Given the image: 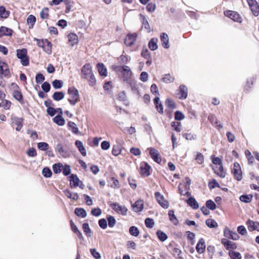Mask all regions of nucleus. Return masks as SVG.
<instances>
[{
  "label": "nucleus",
  "instance_id": "obj_42",
  "mask_svg": "<svg viewBox=\"0 0 259 259\" xmlns=\"http://www.w3.org/2000/svg\"><path fill=\"white\" fill-rule=\"evenodd\" d=\"M41 174L46 178H51L53 174L51 168L48 166H45L42 168Z\"/></svg>",
  "mask_w": 259,
  "mask_h": 259
},
{
  "label": "nucleus",
  "instance_id": "obj_20",
  "mask_svg": "<svg viewBox=\"0 0 259 259\" xmlns=\"http://www.w3.org/2000/svg\"><path fill=\"white\" fill-rule=\"evenodd\" d=\"M68 41L71 43L72 47L78 44L79 42L78 36L74 32H70L67 35Z\"/></svg>",
  "mask_w": 259,
  "mask_h": 259
},
{
  "label": "nucleus",
  "instance_id": "obj_14",
  "mask_svg": "<svg viewBox=\"0 0 259 259\" xmlns=\"http://www.w3.org/2000/svg\"><path fill=\"white\" fill-rule=\"evenodd\" d=\"M248 4L253 15L257 16L259 14V6L255 0H247Z\"/></svg>",
  "mask_w": 259,
  "mask_h": 259
},
{
  "label": "nucleus",
  "instance_id": "obj_52",
  "mask_svg": "<svg viewBox=\"0 0 259 259\" xmlns=\"http://www.w3.org/2000/svg\"><path fill=\"white\" fill-rule=\"evenodd\" d=\"M229 255L231 259H241V254L238 252L230 250L229 252Z\"/></svg>",
  "mask_w": 259,
  "mask_h": 259
},
{
  "label": "nucleus",
  "instance_id": "obj_32",
  "mask_svg": "<svg viewBox=\"0 0 259 259\" xmlns=\"http://www.w3.org/2000/svg\"><path fill=\"white\" fill-rule=\"evenodd\" d=\"M52 98L56 101H60L65 97V93L63 91H56L52 96Z\"/></svg>",
  "mask_w": 259,
  "mask_h": 259
},
{
  "label": "nucleus",
  "instance_id": "obj_49",
  "mask_svg": "<svg viewBox=\"0 0 259 259\" xmlns=\"http://www.w3.org/2000/svg\"><path fill=\"white\" fill-rule=\"evenodd\" d=\"M26 154L30 157H34L37 156V152L36 149L33 147H29L26 151Z\"/></svg>",
  "mask_w": 259,
  "mask_h": 259
},
{
  "label": "nucleus",
  "instance_id": "obj_6",
  "mask_svg": "<svg viewBox=\"0 0 259 259\" xmlns=\"http://www.w3.org/2000/svg\"><path fill=\"white\" fill-rule=\"evenodd\" d=\"M224 14L226 16L230 18L235 22L241 23L242 22V18L240 15L234 11H227L224 12Z\"/></svg>",
  "mask_w": 259,
  "mask_h": 259
},
{
  "label": "nucleus",
  "instance_id": "obj_40",
  "mask_svg": "<svg viewBox=\"0 0 259 259\" xmlns=\"http://www.w3.org/2000/svg\"><path fill=\"white\" fill-rule=\"evenodd\" d=\"M188 204L193 209H197L199 207V204L195 199L190 197L187 201Z\"/></svg>",
  "mask_w": 259,
  "mask_h": 259
},
{
  "label": "nucleus",
  "instance_id": "obj_33",
  "mask_svg": "<svg viewBox=\"0 0 259 259\" xmlns=\"http://www.w3.org/2000/svg\"><path fill=\"white\" fill-rule=\"evenodd\" d=\"M63 164L61 162H57L53 164L52 169L55 174H59L62 171Z\"/></svg>",
  "mask_w": 259,
  "mask_h": 259
},
{
  "label": "nucleus",
  "instance_id": "obj_50",
  "mask_svg": "<svg viewBox=\"0 0 259 259\" xmlns=\"http://www.w3.org/2000/svg\"><path fill=\"white\" fill-rule=\"evenodd\" d=\"M108 182L110 183L108 185L112 188L119 187V182L118 180L114 177H111Z\"/></svg>",
  "mask_w": 259,
  "mask_h": 259
},
{
  "label": "nucleus",
  "instance_id": "obj_23",
  "mask_svg": "<svg viewBox=\"0 0 259 259\" xmlns=\"http://www.w3.org/2000/svg\"><path fill=\"white\" fill-rule=\"evenodd\" d=\"M141 172L142 175L147 177L150 175V166L147 162H142L141 164Z\"/></svg>",
  "mask_w": 259,
  "mask_h": 259
},
{
  "label": "nucleus",
  "instance_id": "obj_38",
  "mask_svg": "<svg viewBox=\"0 0 259 259\" xmlns=\"http://www.w3.org/2000/svg\"><path fill=\"white\" fill-rule=\"evenodd\" d=\"M106 219L107 221V224L109 227L113 228L115 225L116 220L114 216L110 214H107L106 215Z\"/></svg>",
  "mask_w": 259,
  "mask_h": 259
},
{
  "label": "nucleus",
  "instance_id": "obj_63",
  "mask_svg": "<svg viewBox=\"0 0 259 259\" xmlns=\"http://www.w3.org/2000/svg\"><path fill=\"white\" fill-rule=\"evenodd\" d=\"M157 235L159 239L161 241H164L167 238L166 234L159 230L157 232Z\"/></svg>",
  "mask_w": 259,
  "mask_h": 259
},
{
  "label": "nucleus",
  "instance_id": "obj_45",
  "mask_svg": "<svg viewBox=\"0 0 259 259\" xmlns=\"http://www.w3.org/2000/svg\"><path fill=\"white\" fill-rule=\"evenodd\" d=\"M168 216L170 221L175 225L178 224V220L175 215L174 211L173 210H170L168 211Z\"/></svg>",
  "mask_w": 259,
  "mask_h": 259
},
{
  "label": "nucleus",
  "instance_id": "obj_59",
  "mask_svg": "<svg viewBox=\"0 0 259 259\" xmlns=\"http://www.w3.org/2000/svg\"><path fill=\"white\" fill-rule=\"evenodd\" d=\"M122 151L121 149L118 145H113L112 149V154L115 156L119 155Z\"/></svg>",
  "mask_w": 259,
  "mask_h": 259
},
{
  "label": "nucleus",
  "instance_id": "obj_35",
  "mask_svg": "<svg viewBox=\"0 0 259 259\" xmlns=\"http://www.w3.org/2000/svg\"><path fill=\"white\" fill-rule=\"evenodd\" d=\"M52 44L49 40H48L47 42H45L44 45H43V47H41L42 50L48 55H51L52 54Z\"/></svg>",
  "mask_w": 259,
  "mask_h": 259
},
{
  "label": "nucleus",
  "instance_id": "obj_37",
  "mask_svg": "<svg viewBox=\"0 0 259 259\" xmlns=\"http://www.w3.org/2000/svg\"><path fill=\"white\" fill-rule=\"evenodd\" d=\"M154 103L158 112L160 113H163V109L159 98L158 97H155L154 100Z\"/></svg>",
  "mask_w": 259,
  "mask_h": 259
},
{
  "label": "nucleus",
  "instance_id": "obj_26",
  "mask_svg": "<svg viewBox=\"0 0 259 259\" xmlns=\"http://www.w3.org/2000/svg\"><path fill=\"white\" fill-rule=\"evenodd\" d=\"M82 229L84 233L88 237H91L92 236L93 232L90 228L89 224L88 222H84L82 224Z\"/></svg>",
  "mask_w": 259,
  "mask_h": 259
},
{
  "label": "nucleus",
  "instance_id": "obj_44",
  "mask_svg": "<svg viewBox=\"0 0 259 259\" xmlns=\"http://www.w3.org/2000/svg\"><path fill=\"white\" fill-rule=\"evenodd\" d=\"M161 79L164 83H169L174 81L175 77L171 76L170 74H166L163 76Z\"/></svg>",
  "mask_w": 259,
  "mask_h": 259
},
{
  "label": "nucleus",
  "instance_id": "obj_51",
  "mask_svg": "<svg viewBox=\"0 0 259 259\" xmlns=\"http://www.w3.org/2000/svg\"><path fill=\"white\" fill-rule=\"evenodd\" d=\"M240 201L245 203H249L252 199V195H242L239 198Z\"/></svg>",
  "mask_w": 259,
  "mask_h": 259
},
{
  "label": "nucleus",
  "instance_id": "obj_36",
  "mask_svg": "<svg viewBox=\"0 0 259 259\" xmlns=\"http://www.w3.org/2000/svg\"><path fill=\"white\" fill-rule=\"evenodd\" d=\"M52 86L55 90L61 89L64 85V82L62 80L55 79L52 82Z\"/></svg>",
  "mask_w": 259,
  "mask_h": 259
},
{
  "label": "nucleus",
  "instance_id": "obj_10",
  "mask_svg": "<svg viewBox=\"0 0 259 259\" xmlns=\"http://www.w3.org/2000/svg\"><path fill=\"white\" fill-rule=\"evenodd\" d=\"M69 181V186L71 188H75L78 187L80 182V179L75 174H72L68 178Z\"/></svg>",
  "mask_w": 259,
  "mask_h": 259
},
{
  "label": "nucleus",
  "instance_id": "obj_54",
  "mask_svg": "<svg viewBox=\"0 0 259 259\" xmlns=\"http://www.w3.org/2000/svg\"><path fill=\"white\" fill-rule=\"evenodd\" d=\"M206 225L210 228H217L218 223L213 219H209L206 221Z\"/></svg>",
  "mask_w": 259,
  "mask_h": 259
},
{
  "label": "nucleus",
  "instance_id": "obj_16",
  "mask_svg": "<svg viewBox=\"0 0 259 259\" xmlns=\"http://www.w3.org/2000/svg\"><path fill=\"white\" fill-rule=\"evenodd\" d=\"M14 33V30L8 27L2 26L0 27V38L3 36H11Z\"/></svg>",
  "mask_w": 259,
  "mask_h": 259
},
{
  "label": "nucleus",
  "instance_id": "obj_61",
  "mask_svg": "<svg viewBox=\"0 0 259 259\" xmlns=\"http://www.w3.org/2000/svg\"><path fill=\"white\" fill-rule=\"evenodd\" d=\"M88 77H89L88 79V83L90 86H95L96 84V79L95 77L94 73H93L90 75L88 76Z\"/></svg>",
  "mask_w": 259,
  "mask_h": 259
},
{
  "label": "nucleus",
  "instance_id": "obj_13",
  "mask_svg": "<svg viewBox=\"0 0 259 259\" xmlns=\"http://www.w3.org/2000/svg\"><path fill=\"white\" fill-rule=\"evenodd\" d=\"M132 206L134 211L140 213L144 209V201L142 199H139L132 204Z\"/></svg>",
  "mask_w": 259,
  "mask_h": 259
},
{
  "label": "nucleus",
  "instance_id": "obj_30",
  "mask_svg": "<svg viewBox=\"0 0 259 259\" xmlns=\"http://www.w3.org/2000/svg\"><path fill=\"white\" fill-rule=\"evenodd\" d=\"M52 120L55 123L59 126H63L65 124V120L63 115H56Z\"/></svg>",
  "mask_w": 259,
  "mask_h": 259
},
{
  "label": "nucleus",
  "instance_id": "obj_58",
  "mask_svg": "<svg viewBox=\"0 0 259 259\" xmlns=\"http://www.w3.org/2000/svg\"><path fill=\"white\" fill-rule=\"evenodd\" d=\"M49 40L46 38H41L39 39L36 37L33 38V41L36 42L37 46L41 48L43 47V45H44V44L45 42H47Z\"/></svg>",
  "mask_w": 259,
  "mask_h": 259
},
{
  "label": "nucleus",
  "instance_id": "obj_11",
  "mask_svg": "<svg viewBox=\"0 0 259 259\" xmlns=\"http://www.w3.org/2000/svg\"><path fill=\"white\" fill-rule=\"evenodd\" d=\"M96 68L97 69L99 74L100 76L103 77H105L107 76V69L103 63H98L96 65Z\"/></svg>",
  "mask_w": 259,
  "mask_h": 259
},
{
  "label": "nucleus",
  "instance_id": "obj_43",
  "mask_svg": "<svg viewBox=\"0 0 259 259\" xmlns=\"http://www.w3.org/2000/svg\"><path fill=\"white\" fill-rule=\"evenodd\" d=\"M157 41H158V39L157 38H153L149 42L148 47H149V48L151 51H155L157 49V48H158V46L157 45Z\"/></svg>",
  "mask_w": 259,
  "mask_h": 259
},
{
  "label": "nucleus",
  "instance_id": "obj_47",
  "mask_svg": "<svg viewBox=\"0 0 259 259\" xmlns=\"http://www.w3.org/2000/svg\"><path fill=\"white\" fill-rule=\"evenodd\" d=\"M49 147V144L46 142H40L37 143L38 149L42 151L45 152Z\"/></svg>",
  "mask_w": 259,
  "mask_h": 259
},
{
  "label": "nucleus",
  "instance_id": "obj_31",
  "mask_svg": "<svg viewBox=\"0 0 259 259\" xmlns=\"http://www.w3.org/2000/svg\"><path fill=\"white\" fill-rule=\"evenodd\" d=\"M10 15V12L6 10V7L3 6H0V20L2 19H7Z\"/></svg>",
  "mask_w": 259,
  "mask_h": 259
},
{
  "label": "nucleus",
  "instance_id": "obj_24",
  "mask_svg": "<svg viewBox=\"0 0 259 259\" xmlns=\"http://www.w3.org/2000/svg\"><path fill=\"white\" fill-rule=\"evenodd\" d=\"M179 91L180 96L179 97L180 99H186L188 96V90L187 87L184 85H180L179 87Z\"/></svg>",
  "mask_w": 259,
  "mask_h": 259
},
{
  "label": "nucleus",
  "instance_id": "obj_27",
  "mask_svg": "<svg viewBox=\"0 0 259 259\" xmlns=\"http://www.w3.org/2000/svg\"><path fill=\"white\" fill-rule=\"evenodd\" d=\"M67 93L71 96V98L80 97L78 90L74 86L69 87Z\"/></svg>",
  "mask_w": 259,
  "mask_h": 259
},
{
  "label": "nucleus",
  "instance_id": "obj_29",
  "mask_svg": "<svg viewBox=\"0 0 259 259\" xmlns=\"http://www.w3.org/2000/svg\"><path fill=\"white\" fill-rule=\"evenodd\" d=\"M160 40L162 42V45L164 48H169V38L167 34L162 33L160 35Z\"/></svg>",
  "mask_w": 259,
  "mask_h": 259
},
{
  "label": "nucleus",
  "instance_id": "obj_22",
  "mask_svg": "<svg viewBox=\"0 0 259 259\" xmlns=\"http://www.w3.org/2000/svg\"><path fill=\"white\" fill-rule=\"evenodd\" d=\"M206 245L205 241L203 238H200L196 246L197 252L199 253H203L205 250Z\"/></svg>",
  "mask_w": 259,
  "mask_h": 259
},
{
  "label": "nucleus",
  "instance_id": "obj_1",
  "mask_svg": "<svg viewBox=\"0 0 259 259\" xmlns=\"http://www.w3.org/2000/svg\"><path fill=\"white\" fill-rule=\"evenodd\" d=\"M112 71L116 72L123 82L130 85V67L126 65H116L111 66Z\"/></svg>",
  "mask_w": 259,
  "mask_h": 259
},
{
  "label": "nucleus",
  "instance_id": "obj_3",
  "mask_svg": "<svg viewBox=\"0 0 259 259\" xmlns=\"http://www.w3.org/2000/svg\"><path fill=\"white\" fill-rule=\"evenodd\" d=\"M108 204L115 211L122 215H125L128 210L125 206L121 205L116 202L109 201L108 202Z\"/></svg>",
  "mask_w": 259,
  "mask_h": 259
},
{
  "label": "nucleus",
  "instance_id": "obj_28",
  "mask_svg": "<svg viewBox=\"0 0 259 259\" xmlns=\"http://www.w3.org/2000/svg\"><path fill=\"white\" fill-rule=\"evenodd\" d=\"M74 213L78 217L85 218L87 216V212L83 207H76L74 209Z\"/></svg>",
  "mask_w": 259,
  "mask_h": 259
},
{
  "label": "nucleus",
  "instance_id": "obj_39",
  "mask_svg": "<svg viewBox=\"0 0 259 259\" xmlns=\"http://www.w3.org/2000/svg\"><path fill=\"white\" fill-rule=\"evenodd\" d=\"M140 18L145 29H147L148 31H150L151 28L145 16L141 14L140 15Z\"/></svg>",
  "mask_w": 259,
  "mask_h": 259
},
{
  "label": "nucleus",
  "instance_id": "obj_53",
  "mask_svg": "<svg viewBox=\"0 0 259 259\" xmlns=\"http://www.w3.org/2000/svg\"><path fill=\"white\" fill-rule=\"evenodd\" d=\"M90 252L93 257L95 259H101V255L100 253L97 251L95 248H92L90 249Z\"/></svg>",
  "mask_w": 259,
  "mask_h": 259
},
{
  "label": "nucleus",
  "instance_id": "obj_34",
  "mask_svg": "<svg viewBox=\"0 0 259 259\" xmlns=\"http://www.w3.org/2000/svg\"><path fill=\"white\" fill-rule=\"evenodd\" d=\"M36 17L33 15H29L26 19L27 24L29 25V29H32L36 22Z\"/></svg>",
  "mask_w": 259,
  "mask_h": 259
},
{
  "label": "nucleus",
  "instance_id": "obj_9",
  "mask_svg": "<svg viewBox=\"0 0 259 259\" xmlns=\"http://www.w3.org/2000/svg\"><path fill=\"white\" fill-rule=\"evenodd\" d=\"M155 198L158 203L164 208H167L168 207V202L167 200H165L163 196L159 192L155 193Z\"/></svg>",
  "mask_w": 259,
  "mask_h": 259
},
{
  "label": "nucleus",
  "instance_id": "obj_41",
  "mask_svg": "<svg viewBox=\"0 0 259 259\" xmlns=\"http://www.w3.org/2000/svg\"><path fill=\"white\" fill-rule=\"evenodd\" d=\"M64 167L62 168V174L64 176L67 177L68 176H70L71 174V166L65 163L63 164Z\"/></svg>",
  "mask_w": 259,
  "mask_h": 259
},
{
  "label": "nucleus",
  "instance_id": "obj_55",
  "mask_svg": "<svg viewBox=\"0 0 259 259\" xmlns=\"http://www.w3.org/2000/svg\"><path fill=\"white\" fill-rule=\"evenodd\" d=\"M49 9L47 7L43 8L40 12V17L44 20L48 18L49 17Z\"/></svg>",
  "mask_w": 259,
  "mask_h": 259
},
{
  "label": "nucleus",
  "instance_id": "obj_60",
  "mask_svg": "<svg viewBox=\"0 0 259 259\" xmlns=\"http://www.w3.org/2000/svg\"><path fill=\"white\" fill-rule=\"evenodd\" d=\"M98 225L102 229H106L107 228L108 224L106 218H102L98 221Z\"/></svg>",
  "mask_w": 259,
  "mask_h": 259
},
{
  "label": "nucleus",
  "instance_id": "obj_8",
  "mask_svg": "<svg viewBox=\"0 0 259 259\" xmlns=\"http://www.w3.org/2000/svg\"><path fill=\"white\" fill-rule=\"evenodd\" d=\"M55 149L63 158H68L70 156V154L68 150L65 149L61 143H59L56 145Z\"/></svg>",
  "mask_w": 259,
  "mask_h": 259
},
{
  "label": "nucleus",
  "instance_id": "obj_17",
  "mask_svg": "<svg viewBox=\"0 0 259 259\" xmlns=\"http://www.w3.org/2000/svg\"><path fill=\"white\" fill-rule=\"evenodd\" d=\"M68 128L73 134L76 135H81V133L79 132L76 123L71 121H68L67 123Z\"/></svg>",
  "mask_w": 259,
  "mask_h": 259
},
{
  "label": "nucleus",
  "instance_id": "obj_48",
  "mask_svg": "<svg viewBox=\"0 0 259 259\" xmlns=\"http://www.w3.org/2000/svg\"><path fill=\"white\" fill-rule=\"evenodd\" d=\"M35 82L37 84H41L44 82H45L44 80H45V77L42 73H41L40 72H38V73H36L35 77Z\"/></svg>",
  "mask_w": 259,
  "mask_h": 259
},
{
  "label": "nucleus",
  "instance_id": "obj_12",
  "mask_svg": "<svg viewBox=\"0 0 259 259\" xmlns=\"http://www.w3.org/2000/svg\"><path fill=\"white\" fill-rule=\"evenodd\" d=\"M233 173L234 178L237 181H241L242 179V171L239 163L235 162L234 163V167L233 169Z\"/></svg>",
  "mask_w": 259,
  "mask_h": 259
},
{
  "label": "nucleus",
  "instance_id": "obj_25",
  "mask_svg": "<svg viewBox=\"0 0 259 259\" xmlns=\"http://www.w3.org/2000/svg\"><path fill=\"white\" fill-rule=\"evenodd\" d=\"M213 169L215 174H216L220 177L222 178H225L226 176V172L225 171H224L222 164L216 165L215 167H213Z\"/></svg>",
  "mask_w": 259,
  "mask_h": 259
},
{
  "label": "nucleus",
  "instance_id": "obj_19",
  "mask_svg": "<svg viewBox=\"0 0 259 259\" xmlns=\"http://www.w3.org/2000/svg\"><path fill=\"white\" fill-rule=\"evenodd\" d=\"M75 145L82 156L87 155V150L82 141L76 140L75 141Z\"/></svg>",
  "mask_w": 259,
  "mask_h": 259
},
{
  "label": "nucleus",
  "instance_id": "obj_2",
  "mask_svg": "<svg viewBox=\"0 0 259 259\" xmlns=\"http://www.w3.org/2000/svg\"><path fill=\"white\" fill-rule=\"evenodd\" d=\"M16 56L20 59L21 64L23 66L29 65V59L28 56V51L26 48L18 49L16 50Z\"/></svg>",
  "mask_w": 259,
  "mask_h": 259
},
{
  "label": "nucleus",
  "instance_id": "obj_7",
  "mask_svg": "<svg viewBox=\"0 0 259 259\" xmlns=\"http://www.w3.org/2000/svg\"><path fill=\"white\" fill-rule=\"evenodd\" d=\"M224 235L226 238L233 240H237L240 238V236L236 232L231 231L228 227L224 229Z\"/></svg>",
  "mask_w": 259,
  "mask_h": 259
},
{
  "label": "nucleus",
  "instance_id": "obj_5",
  "mask_svg": "<svg viewBox=\"0 0 259 259\" xmlns=\"http://www.w3.org/2000/svg\"><path fill=\"white\" fill-rule=\"evenodd\" d=\"M93 73L92 65L90 63H87L80 69L81 77L87 79L88 76Z\"/></svg>",
  "mask_w": 259,
  "mask_h": 259
},
{
  "label": "nucleus",
  "instance_id": "obj_15",
  "mask_svg": "<svg viewBox=\"0 0 259 259\" xmlns=\"http://www.w3.org/2000/svg\"><path fill=\"white\" fill-rule=\"evenodd\" d=\"M148 149L149 150L150 156L153 160L158 163H160L161 161V158L158 151L153 148H150Z\"/></svg>",
  "mask_w": 259,
  "mask_h": 259
},
{
  "label": "nucleus",
  "instance_id": "obj_57",
  "mask_svg": "<svg viewBox=\"0 0 259 259\" xmlns=\"http://www.w3.org/2000/svg\"><path fill=\"white\" fill-rule=\"evenodd\" d=\"M102 213V210L99 207L93 208L91 210L92 215L96 217H98L100 216Z\"/></svg>",
  "mask_w": 259,
  "mask_h": 259
},
{
  "label": "nucleus",
  "instance_id": "obj_4",
  "mask_svg": "<svg viewBox=\"0 0 259 259\" xmlns=\"http://www.w3.org/2000/svg\"><path fill=\"white\" fill-rule=\"evenodd\" d=\"M12 96L16 101H18L23 106V108L25 109H28L27 106L29 105V104L26 102L27 105H25V102L24 100L23 95L20 89L18 90L13 91Z\"/></svg>",
  "mask_w": 259,
  "mask_h": 259
},
{
  "label": "nucleus",
  "instance_id": "obj_64",
  "mask_svg": "<svg viewBox=\"0 0 259 259\" xmlns=\"http://www.w3.org/2000/svg\"><path fill=\"white\" fill-rule=\"evenodd\" d=\"M145 224L147 228H152L154 225V222L152 219L148 218L145 219Z\"/></svg>",
  "mask_w": 259,
  "mask_h": 259
},
{
  "label": "nucleus",
  "instance_id": "obj_56",
  "mask_svg": "<svg viewBox=\"0 0 259 259\" xmlns=\"http://www.w3.org/2000/svg\"><path fill=\"white\" fill-rule=\"evenodd\" d=\"M41 87L43 92L45 93H49L51 89V86L48 81H45L41 83Z\"/></svg>",
  "mask_w": 259,
  "mask_h": 259
},
{
  "label": "nucleus",
  "instance_id": "obj_18",
  "mask_svg": "<svg viewBox=\"0 0 259 259\" xmlns=\"http://www.w3.org/2000/svg\"><path fill=\"white\" fill-rule=\"evenodd\" d=\"M247 228L250 232L254 230L259 231V223L249 220L246 222Z\"/></svg>",
  "mask_w": 259,
  "mask_h": 259
},
{
  "label": "nucleus",
  "instance_id": "obj_21",
  "mask_svg": "<svg viewBox=\"0 0 259 259\" xmlns=\"http://www.w3.org/2000/svg\"><path fill=\"white\" fill-rule=\"evenodd\" d=\"M221 243L227 250L235 249L237 248V246L235 243L229 241L226 238L222 239Z\"/></svg>",
  "mask_w": 259,
  "mask_h": 259
},
{
  "label": "nucleus",
  "instance_id": "obj_46",
  "mask_svg": "<svg viewBox=\"0 0 259 259\" xmlns=\"http://www.w3.org/2000/svg\"><path fill=\"white\" fill-rule=\"evenodd\" d=\"M124 53V52H123ZM117 61L119 65H125L128 61V56L126 54H122L118 58H117Z\"/></svg>",
  "mask_w": 259,
  "mask_h": 259
},
{
  "label": "nucleus",
  "instance_id": "obj_62",
  "mask_svg": "<svg viewBox=\"0 0 259 259\" xmlns=\"http://www.w3.org/2000/svg\"><path fill=\"white\" fill-rule=\"evenodd\" d=\"M171 125L176 132H180L181 131V122L174 121L171 122Z\"/></svg>",
  "mask_w": 259,
  "mask_h": 259
}]
</instances>
